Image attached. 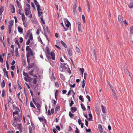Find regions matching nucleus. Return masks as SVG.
Listing matches in <instances>:
<instances>
[{
  "mask_svg": "<svg viewBox=\"0 0 133 133\" xmlns=\"http://www.w3.org/2000/svg\"><path fill=\"white\" fill-rule=\"evenodd\" d=\"M13 109L15 110L13 113L14 120L11 121V123L13 126L16 127L18 124L17 122H20L22 118V111L18 107L15 105H13Z\"/></svg>",
  "mask_w": 133,
  "mask_h": 133,
  "instance_id": "obj_1",
  "label": "nucleus"
},
{
  "mask_svg": "<svg viewBox=\"0 0 133 133\" xmlns=\"http://www.w3.org/2000/svg\"><path fill=\"white\" fill-rule=\"evenodd\" d=\"M46 55L48 58H52L53 60L55 59V55L54 52L52 51L51 52H50L49 48L46 47Z\"/></svg>",
  "mask_w": 133,
  "mask_h": 133,
  "instance_id": "obj_2",
  "label": "nucleus"
},
{
  "mask_svg": "<svg viewBox=\"0 0 133 133\" xmlns=\"http://www.w3.org/2000/svg\"><path fill=\"white\" fill-rule=\"evenodd\" d=\"M26 6V7L24 10L25 15L26 16L29 15V17L31 19L32 16L30 11V6L28 4H27Z\"/></svg>",
  "mask_w": 133,
  "mask_h": 133,
  "instance_id": "obj_3",
  "label": "nucleus"
},
{
  "mask_svg": "<svg viewBox=\"0 0 133 133\" xmlns=\"http://www.w3.org/2000/svg\"><path fill=\"white\" fill-rule=\"evenodd\" d=\"M26 57H30V56H33L34 58V56H33V52L31 49L30 48L29 46H27L26 47Z\"/></svg>",
  "mask_w": 133,
  "mask_h": 133,
  "instance_id": "obj_4",
  "label": "nucleus"
},
{
  "mask_svg": "<svg viewBox=\"0 0 133 133\" xmlns=\"http://www.w3.org/2000/svg\"><path fill=\"white\" fill-rule=\"evenodd\" d=\"M32 100H33V102L36 105V107L37 108V112H39L41 111V106L40 104L38 103H36L35 100H36V99L35 98H35H32Z\"/></svg>",
  "mask_w": 133,
  "mask_h": 133,
  "instance_id": "obj_5",
  "label": "nucleus"
},
{
  "mask_svg": "<svg viewBox=\"0 0 133 133\" xmlns=\"http://www.w3.org/2000/svg\"><path fill=\"white\" fill-rule=\"evenodd\" d=\"M65 65V63H61L60 64L59 70L61 72L65 71L67 68Z\"/></svg>",
  "mask_w": 133,
  "mask_h": 133,
  "instance_id": "obj_6",
  "label": "nucleus"
},
{
  "mask_svg": "<svg viewBox=\"0 0 133 133\" xmlns=\"http://www.w3.org/2000/svg\"><path fill=\"white\" fill-rule=\"evenodd\" d=\"M23 75L24 76V79L26 81H30L29 79L28 80V78H30V77L29 76L28 74L23 71Z\"/></svg>",
  "mask_w": 133,
  "mask_h": 133,
  "instance_id": "obj_7",
  "label": "nucleus"
},
{
  "mask_svg": "<svg viewBox=\"0 0 133 133\" xmlns=\"http://www.w3.org/2000/svg\"><path fill=\"white\" fill-rule=\"evenodd\" d=\"M101 107L102 112L104 113H106V108L103 104L101 105Z\"/></svg>",
  "mask_w": 133,
  "mask_h": 133,
  "instance_id": "obj_8",
  "label": "nucleus"
},
{
  "mask_svg": "<svg viewBox=\"0 0 133 133\" xmlns=\"http://www.w3.org/2000/svg\"><path fill=\"white\" fill-rule=\"evenodd\" d=\"M118 21L122 23L123 22V19L122 16L119 15L118 16Z\"/></svg>",
  "mask_w": 133,
  "mask_h": 133,
  "instance_id": "obj_9",
  "label": "nucleus"
},
{
  "mask_svg": "<svg viewBox=\"0 0 133 133\" xmlns=\"http://www.w3.org/2000/svg\"><path fill=\"white\" fill-rule=\"evenodd\" d=\"M32 29H30L28 31L27 33L26 34L25 37V38L26 39H27L28 38L29 36V37L31 33L30 31Z\"/></svg>",
  "mask_w": 133,
  "mask_h": 133,
  "instance_id": "obj_10",
  "label": "nucleus"
},
{
  "mask_svg": "<svg viewBox=\"0 0 133 133\" xmlns=\"http://www.w3.org/2000/svg\"><path fill=\"white\" fill-rule=\"evenodd\" d=\"M98 129L101 133H102L103 132V129L102 128V125L100 124H99L98 126Z\"/></svg>",
  "mask_w": 133,
  "mask_h": 133,
  "instance_id": "obj_11",
  "label": "nucleus"
},
{
  "mask_svg": "<svg viewBox=\"0 0 133 133\" xmlns=\"http://www.w3.org/2000/svg\"><path fill=\"white\" fill-rule=\"evenodd\" d=\"M32 83L34 84H36L35 88L37 87L38 84L37 83V79L36 78H34L33 81Z\"/></svg>",
  "mask_w": 133,
  "mask_h": 133,
  "instance_id": "obj_12",
  "label": "nucleus"
},
{
  "mask_svg": "<svg viewBox=\"0 0 133 133\" xmlns=\"http://www.w3.org/2000/svg\"><path fill=\"white\" fill-rule=\"evenodd\" d=\"M65 26L67 27V28H68L70 25V22L68 20H66V21L65 22Z\"/></svg>",
  "mask_w": 133,
  "mask_h": 133,
  "instance_id": "obj_13",
  "label": "nucleus"
},
{
  "mask_svg": "<svg viewBox=\"0 0 133 133\" xmlns=\"http://www.w3.org/2000/svg\"><path fill=\"white\" fill-rule=\"evenodd\" d=\"M95 110L97 114L98 115H99V108L98 105L97 104L95 107Z\"/></svg>",
  "mask_w": 133,
  "mask_h": 133,
  "instance_id": "obj_14",
  "label": "nucleus"
},
{
  "mask_svg": "<svg viewBox=\"0 0 133 133\" xmlns=\"http://www.w3.org/2000/svg\"><path fill=\"white\" fill-rule=\"evenodd\" d=\"M76 5V4H74L73 5V7H72L73 11V12L74 14H75V12H76L75 10H76V9L77 7V5Z\"/></svg>",
  "mask_w": 133,
  "mask_h": 133,
  "instance_id": "obj_15",
  "label": "nucleus"
},
{
  "mask_svg": "<svg viewBox=\"0 0 133 133\" xmlns=\"http://www.w3.org/2000/svg\"><path fill=\"white\" fill-rule=\"evenodd\" d=\"M34 66V64L33 63H32L30 65L27 67V68L28 70H29L31 68H33Z\"/></svg>",
  "mask_w": 133,
  "mask_h": 133,
  "instance_id": "obj_16",
  "label": "nucleus"
},
{
  "mask_svg": "<svg viewBox=\"0 0 133 133\" xmlns=\"http://www.w3.org/2000/svg\"><path fill=\"white\" fill-rule=\"evenodd\" d=\"M67 51L69 55L70 56H72V50L70 49H67Z\"/></svg>",
  "mask_w": 133,
  "mask_h": 133,
  "instance_id": "obj_17",
  "label": "nucleus"
},
{
  "mask_svg": "<svg viewBox=\"0 0 133 133\" xmlns=\"http://www.w3.org/2000/svg\"><path fill=\"white\" fill-rule=\"evenodd\" d=\"M125 73H126L127 75L128 76V77L130 79H131V76L130 74H129V73L128 71L127 70V69H126L125 70Z\"/></svg>",
  "mask_w": 133,
  "mask_h": 133,
  "instance_id": "obj_18",
  "label": "nucleus"
},
{
  "mask_svg": "<svg viewBox=\"0 0 133 133\" xmlns=\"http://www.w3.org/2000/svg\"><path fill=\"white\" fill-rule=\"evenodd\" d=\"M78 30L79 31H80L81 30V23L80 22H78Z\"/></svg>",
  "mask_w": 133,
  "mask_h": 133,
  "instance_id": "obj_19",
  "label": "nucleus"
},
{
  "mask_svg": "<svg viewBox=\"0 0 133 133\" xmlns=\"http://www.w3.org/2000/svg\"><path fill=\"white\" fill-rule=\"evenodd\" d=\"M17 128L20 131H21V130L22 129V125L21 124H17Z\"/></svg>",
  "mask_w": 133,
  "mask_h": 133,
  "instance_id": "obj_20",
  "label": "nucleus"
},
{
  "mask_svg": "<svg viewBox=\"0 0 133 133\" xmlns=\"http://www.w3.org/2000/svg\"><path fill=\"white\" fill-rule=\"evenodd\" d=\"M16 2L18 7L19 8H21L22 7V6L19 3V1L18 0H16Z\"/></svg>",
  "mask_w": 133,
  "mask_h": 133,
  "instance_id": "obj_21",
  "label": "nucleus"
},
{
  "mask_svg": "<svg viewBox=\"0 0 133 133\" xmlns=\"http://www.w3.org/2000/svg\"><path fill=\"white\" fill-rule=\"evenodd\" d=\"M71 110L72 113H74L76 111L77 108L75 107H72L71 108Z\"/></svg>",
  "mask_w": 133,
  "mask_h": 133,
  "instance_id": "obj_22",
  "label": "nucleus"
},
{
  "mask_svg": "<svg viewBox=\"0 0 133 133\" xmlns=\"http://www.w3.org/2000/svg\"><path fill=\"white\" fill-rule=\"evenodd\" d=\"M34 3L37 6V9H39V7L40 6L39 4V3L37 1H35Z\"/></svg>",
  "mask_w": 133,
  "mask_h": 133,
  "instance_id": "obj_23",
  "label": "nucleus"
},
{
  "mask_svg": "<svg viewBox=\"0 0 133 133\" xmlns=\"http://www.w3.org/2000/svg\"><path fill=\"white\" fill-rule=\"evenodd\" d=\"M11 11L12 13H14L15 12V9L14 6L13 5H12L11 6Z\"/></svg>",
  "mask_w": 133,
  "mask_h": 133,
  "instance_id": "obj_24",
  "label": "nucleus"
},
{
  "mask_svg": "<svg viewBox=\"0 0 133 133\" xmlns=\"http://www.w3.org/2000/svg\"><path fill=\"white\" fill-rule=\"evenodd\" d=\"M18 32L21 33H22L23 32V29L22 28L19 27H18Z\"/></svg>",
  "mask_w": 133,
  "mask_h": 133,
  "instance_id": "obj_25",
  "label": "nucleus"
},
{
  "mask_svg": "<svg viewBox=\"0 0 133 133\" xmlns=\"http://www.w3.org/2000/svg\"><path fill=\"white\" fill-rule=\"evenodd\" d=\"M34 102L33 101H31L30 103V106L31 107H32L34 108H35V107L34 105Z\"/></svg>",
  "mask_w": 133,
  "mask_h": 133,
  "instance_id": "obj_26",
  "label": "nucleus"
},
{
  "mask_svg": "<svg viewBox=\"0 0 133 133\" xmlns=\"http://www.w3.org/2000/svg\"><path fill=\"white\" fill-rule=\"evenodd\" d=\"M39 8L38 9H37L38 16H40L41 15L43 14V12L41 11H39Z\"/></svg>",
  "mask_w": 133,
  "mask_h": 133,
  "instance_id": "obj_27",
  "label": "nucleus"
},
{
  "mask_svg": "<svg viewBox=\"0 0 133 133\" xmlns=\"http://www.w3.org/2000/svg\"><path fill=\"white\" fill-rule=\"evenodd\" d=\"M87 7L88 8V11L89 12L90 11V5L88 1H87Z\"/></svg>",
  "mask_w": 133,
  "mask_h": 133,
  "instance_id": "obj_28",
  "label": "nucleus"
},
{
  "mask_svg": "<svg viewBox=\"0 0 133 133\" xmlns=\"http://www.w3.org/2000/svg\"><path fill=\"white\" fill-rule=\"evenodd\" d=\"M8 57H7V61H6V67H7V70H9V64H8Z\"/></svg>",
  "mask_w": 133,
  "mask_h": 133,
  "instance_id": "obj_29",
  "label": "nucleus"
},
{
  "mask_svg": "<svg viewBox=\"0 0 133 133\" xmlns=\"http://www.w3.org/2000/svg\"><path fill=\"white\" fill-rule=\"evenodd\" d=\"M34 70H31L28 73L29 75L31 76L33 75Z\"/></svg>",
  "mask_w": 133,
  "mask_h": 133,
  "instance_id": "obj_30",
  "label": "nucleus"
},
{
  "mask_svg": "<svg viewBox=\"0 0 133 133\" xmlns=\"http://www.w3.org/2000/svg\"><path fill=\"white\" fill-rule=\"evenodd\" d=\"M23 22V25L25 27H26L27 25V22L25 20L22 21Z\"/></svg>",
  "mask_w": 133,
  "mask_h": 133,
  "instance_id": "obj_31",
  "label": "nucleus"
},
{
  "mask_svg": "<svg viewBox=\"0 0 133 133\" xmlns=\"http://www.w3.org/2000/svg\"><path fill=\"white\" fill-rule=\"evenodd\" d=\"M1 86L2 88H3L5 87V83L4 80L2 81L1 83Z\"/></svg>",
  "mask_w": 133,
  "mask_h": 133,
  "instance_id": "obj_32",
  "label": "nucleus"
},
{
  "mask_svg": "<svg viewBox=\"0 0 133 133\" xmlns=\"http://www.w3.org/2000/svg\"><path fill=\"white\" fill-rule=\"evenodd\" d=\"M130 33L132 34H133V27H131L130 28Z\"/></svg>",
  "mask_w": 133,
  "mask_h": 133,
  "instance_id": "obj_33",
  "label": "nucleus"
},
{
  "mask_svg": "<svg viewBox=\"0 0 133 133\" xmlns=\"http://www.w3.org/2000/svg\"><path fill=\"white\" fill-rule=\"evenodd\" d=\"M60 42L61 44H62L65 48H66L67 47V46L66 45L65 43L64 42H63L62 41H61Z\"/></svg>",
  "mask_w": 133,
  "mask_h": 133,
  "instance_id": "obj_34",
  "label": "nucleus"
},
{
  "mask_svg": "<svg viewBox=\"0 0 133 133\" xmlns=\"http://www.w3.org/2000/svg\"><path fill=\"white\" fill-rule=\"evenodd\" d=\"M113 92V94H112V95L113 96L114 98L115 99H116L117 98V96L116 93H115V91L113 92Z\"/></svg>",
  "mask_w": 133,
  "mask_h": 133,
  "instance_id": "obj_35",
  "label": "nucleus"
},
{
  "mask_svg": "<svg viewBox=\"0 0 133 133\" xmlns=\"http://www.w3.org/2000/svg\"><path fill=\"white\" fill-rule=\"evenodd\" d=\"M89 116L90 117L88 118L87 119L88 120L89 119L90 120V121H91V120L92 119V117L91 114V113H89Z\"/></svg>",
  "mask_w": 133,
  "mask_h": 133,
  "instance_id": "obj_36",
  "label": "nucleus"
},
{
  "mask_svg": "<svg viewBox=\"0 0 133 133\" xmlns=\"http://www.w3.org/2000/svg\"><path fill=\"white\" fill-rule=\"evenodd\" d=\"M29 133H32V128L31 126H29Z\"/></svg>",
  "mask_w": 133,
  "mask_h": 133,
  "instance_id": "obj_37",
  "label": "nucleus"
},
{
  "mask_svg": "<svg viewBox=\"0 0 133 133\" xmlns=\"http://www.w3.org/2000/svg\"><path fill=\"white\" fill-rule=\"evenodd\" d=\"M29 39L30 40L32 41L33 39V36L32 33H30L29 36Z\"/></svg>",
  "mask_w": 133,
  "mask_h": 133,
  "instance_id": "obj_38",
  "label": "nucleus"
},
{
  "mask_svg": "<svg viewBox=\"0 0 133 133\" xmlns=\"http://www.w3.org/2000/svg\"><path fill=\"white\" fill-rule=\"evenodd\" d=\"M81 106L82 108L85 111L86 110V108L83 104H81Z\"/></svg>",
  "mask_w": 133,
  "mask_h": 133,
  "instance_id": "obj_39",
  "label": "nucleus"
},
{
  "mask_svg": "<svg viewBox=\"0 0 133 133\" xmlns=\"http://www.w3.org/2000/svg\"><path fill=\"white\" fill-rule=\"evenodd\" d=\"M83 97L82 96L80 95L79 97V99L81 100L82 102H84V100Z\"/></svg>",
  "mask_w": 133,
  "mask_h": 133,
  "instance_id": "obj_40",
  "label": "nucleus"
},
{
  "mask_svg": "<svg viewBox=\"0 0 133 133\" xmlns=\"http://www.w3.org/2000/svg\"><path fill=\"white\" fill-rule=\"evenodd\" d=\"M27 59L28 64V65H30V61L31 58H30V57H28V58H27Z\"/></svg>",
  "mask_w": 133,
  "mask_h": 133,
  "instance_id": "obj_41",
  "label": "nucleus"
},
{
  "mask_svg": "<svg viewBox=\"0 0 133 133\" xmlns=\"http://www.w3.org/2000/svg\"><path fill=\"white\" fill-rule=\"evenodd\" d=\"M79 70L81 71L82 74L83 75L84 71V69L83 68H79Z\"/></svg>",
  "mask_w": 133,
  "mask_h": 133,
  "instance_id": "obj_42",
  "label": "nucleus"
},
{
  "mask_svg": "<svg viewBox=\"0 0 133 133\" xmlns=\"http://www.w3.org/2000/svg\"><path fill=\"white\" fill-rule=\"evenodd\" d=\"M4 10V6H2L1 7L0 10V12L2 13L3 12Z\"/></svg>",
  "mask_w": 133,
  "mask_h": 133,
  "instance_id": "obj_43",
  "label": "nucleus"
},
{
  "mask_svg": "<svg viewBox=\"0 0 133 133\" xmlns=\"http://www.w3.org/2000/svg\"><path fill=\"white\" fill-rule=\"evenodd\" d=\"M76 50L78 53H80L81 52L77 46L76 47Z\"/></svg>",
  "mask_w": 133,
  "mask_h": 133,
  "instance_id": "obj_44",
  "label": "nucleus"
},
{
  "mask_svg": "<svg viewBox=\"0 0 133 133\" xmlns=\"http://www.w3.org/2000/svg\"><path fill=\"white\" fill-rule=\"evenodd\" d=\"M22 15V20L23 21V20H25V16L24 14L23 13L22 14V15Z\"/></svg>",
  "mask_w": 133,
  "mask_h": 133,
  "instance_id": "obj_45",
  "label": "nucleus"
},
{
  "mask_svg": "<svg viewBox=\"0 0 133 133\" xmlns=\"http://www.w3.org/2000/svg\"><path fill=\"white\" fill-rule=\"evenodd\" d=\"M85 86V81L84 79H83L82 81V88H84Z\"/></svg>",
  "mask_w": 133,
  "mask_h": 133,
  "instance_id": "obj_46",
  "label": "nucleus"
},
{
  "mask_svg": "<svg viewBox=\"0 0 133 133\" xmlns=\"http://www.w3.org/2000/svg\"><path fill=\"white\" fill-rule=\"evenodd\" d=\"M69 115L70 117L71 118L74 116V115L72 114L71 111H70L69 113Z\"/></svg>",
  "mask_w": 133,
  "mask_h": 133,
  "instance_id": "obj_47",
  "label": "nucleus"
},
{
  "mask_svg": "<svg viewBox=\"0 0 133 133\" xmlns=\"http://www.w3.org/2000/svg\"><path fill=\"white\" fill-rule=\"evenodd\" d=\"M3 71L4 75H5V74H6L8 73V71H6V69L5 68H4L3 70Z\"/></svg>",
  "mask_w": 133,
  "mask_h": 133,
  "instance_id": "obj_48",
  "label": "nucleus"
},
{
  "mask_svg": "<svg viewBox=\"0 0 133 133\" xmlns=\"http://www.w3.org/2000/svg\"><path fill=\"white\" fill-rule=\"evenodd\" d=\"M82 17L83 22L84 23H85V16L84 15H82Z\"/></svg>",
  "mask_w": 133,
  "mask_h": 133,
  "instance_id": "obj_49",
  "label": "nucleus"
},
{
  "mask_svg": "<svg viewBox=\"0 0 133 133\" xmlns=\"http://www.w3.org/2000/svg\"><path fill=\"white\" fill-rule=\"evenodd\" d=\"M60 110V107L59 106H57L56 107L55 109V111L57 112L59 111Z\"/></svg>",
  "mask_w": 133,
  "mask_h": 133,
  "instance_id": "obj_50",
  "label": "nucleus"
},
{
  "mask_svg": "<svg viewBox=\"0 0 133 133\" xmlns=\"http://www.w3.org/2000/svg\"><path fill=\"white\" fill-rule=\"evenodd\" d=\"M129 7L130 8H133V3H130L129 6Z\"/></svg>",
  "mask_w": 133,
  "mask_h": 133,
  "instance_id": "obj_51",
  "label": "nucleus"
},
{
  "mask_svg": "<svg viewBox=\"0 0 133 133\" xmlns=\"http://www.w3.org/2000/svg\"><path fill=\"white\" fill-rule=\"evenodd\" d=\"M14 21L12 20H11L9 21V25H13Z\"/></svg>",
  "mask_w": 133,
  "mask_h": 133,
  "instance_id": "obj_52",
  "label": "nucleus"
},
{
  "mask_svg": "<svg viewBox=\"0 0 133 133\" xmlns=\"http://www.w3.org/2000/svg\"><path fill=\"white\" fill-rule=\"evenodd\" d=\"M15 43L16 44H17L18 46L19 47L20 46V45L19 44V42L17 40H16L15 41Z\"/></svg>",
  "mask_w": 133,
  "mask_h": 133,
  "instance_id": "obj_53",
  "label": "nucleus"
},
{
  "mask_svg": "<svg viewBox=\"0 0 133 133\" xmlns=\"http://www.w3.org/2000/svg\"><path fill=\"white\" fill-rule=\"evenodd\" d=\"M14 45H11V48L13 50H11L10 51H11L12 53H13V51H14Z\"/></svg>",
  "mask_w": 133,
  "mask_h": 133,
  "instance_id": "obj_54",
  "label": "nucleus"
},
{
  "mask_svg": "<svg viewBox=\"0 0 133 133\" xmlns=\"http://www.w3.org/2000/svg\"><path fill=\"white\" fill-rule=\"evenodd\" d=\"M86 131L87 132H91V130L90 129H86Z\"/></svg>",
  "mask_w": 133,
  "mask_h": 133,
  "instance_id": "obj_55",
  "label": "nucleus"
},
{
  "mask_svg": "<svg viewBox=\"0 0 133 133\" xmlns=\"http://www.w3.org/2000/svg\"><path fill=\"white\" fill-rule=\"evenodd\" d=\"M74 104V103L73 102V101L71 100V102L70 103L69 105H70V107H71L72 106V105Z\"/></svg>",
  "mask_w": 133,
  "mask_h": 133,
  "instance_id": "obj_56",
  "label": "nucleus"
},
{
  "mask_svg": "<svg viewBox=\"0 0 133 133\" xmlns=\"http://www.w3.org/2000/svg\"><path fill=\"white\" fill-rule=\"evenodd\" d=\"M5 91L4 90H3L2 91V96L4 97L5 95Z\"/></svg>",
  "mask_w": 133,
  "mask_h": 133,
  "instance_id": "obj_57",
  "label": "nucleus"
},
{
  "mask_svg": "<svg viewBox=\"0 0 133 133\" xmlns=\"http://www.w3.org/2000/svg\"><path fill=\"white\" fill-rule=\"evenodd\" d=\"M110 89L111 90L112 92L115 91L114 90V89L113 87L112 86H110Z\"/></svg>",
  "mask_w": 133,
  "mask_h": 133,
  "instance_id": "obj_58",
  "label": "nucleus"
},
{
  "mask_svg": "<svg viewBox=\"0 0 133 133\" xmlns=\"http://www.w3.org/2000/svg\"><path fill=\"white\" fill-rule=\"evenodd\" d=\"M93 53H94V55L95 56V58H96V56H97L96 52L95 50L94 49L93 50Z\"/></svg>",
  "mask_w": 133,
  "mask_h": 133,
  "instance_id": "obj_59",
  "label": "nucleus"
},
{
  "mask_svg": "<svg viewBox=\"0 0 133 133\" xmlns=\"http://www.w3.org/2000/svg\"><path fill=\"white\" fill-rule=\"evenodd\" d=\"M31 125L32 126V128H33V129H35V125H34V124L33 123H32V122H31Z\"/></svg>",
  "mask_w": 133,
  "mask_h": 133,
  "instance_id": "obj_60",
  "label": "nucleus"
},
{
  "mask_svg": "<svg viewBox=\"0 0 133 133\" xmlns=\"http://www.w3.org/2000/svg\"><path fill=\"white\" fill-rule=\"evenodd\" d=\"M87 98L88 99L89 101L90 102L91 101L90 98V97L88 95L86 96Z\"/></svg>",
  "mask_w": 133,
  "mask_h": 133,
  "instance_id": "obj_61",
  "label": "nucleus"
},
{
  "mask_svg": "<svg viewBox=\"0 0 133 133\" xmlns=\"http://www.w3.org/2000/svg\"><path fill=\"white\" fill-rule=\"evenodd\" d=\"M78 123L79 125H80L82 123L81 120L80 119H79L78 120Z\"/></svg>",
  "mask_w": 133,
  "mask_h": 133,
  "instance_id": "obj_62",
  "label": "nucleus"
},
{
  "mask_svg": "<svg viewBox=\"0 0 133 133\" xmlns=\"http://www.w3.org/2000/svg\"><path fill=\"white\" fill-rule=\"evenodd\" d=\"M0 61L1 63H3V59L1 56H0Z\"/></svg>",
  "mask_w": 133,
  "mask_h": 133,
  "instance_id": "obj_63",
  "label": "nucleus"
},
{
  "mask_svg": "<svg viewBox=\"0 0 133 133\" xmlns=\"http://www.w3.org/2000/svg\"><path fill=\"white\" fill-rule=\"evenodd\" d=\"M75 133H79V130L78 129V128L77 127H76V130L75 131Z\"/></svg>",
  "mask_w": 133,
  "mask_h": 133,
  "instance_id": "obj_64",
  "label": "nucleus"
}]
</instances>
